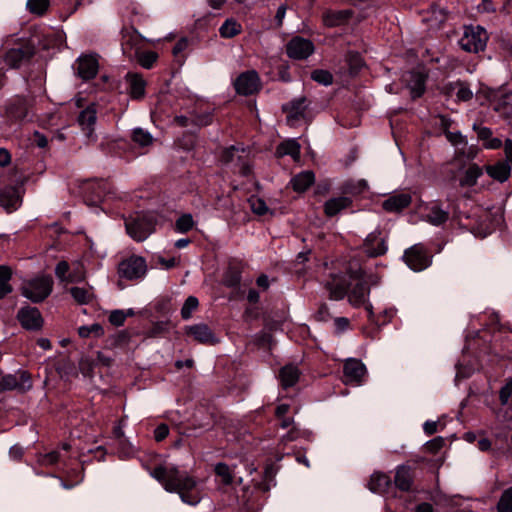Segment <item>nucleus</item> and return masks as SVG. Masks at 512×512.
<instances>
[{"label":"nucleus","instance_id":"obj_24","mask_svg":"<svg viewBox=\"0 0 512 512\" xmlns=\"http://www.w3.org/2000/svg\"><path fill=\"white\" fill-rule=\"evenodd\" d=\"M221 160L226 164H235L239 163V172L247 176L251 172L250 166L242 160V155L238 148L231 146L223 151Z\"/></svg>","mask_w":512,"mask_h":512},{"label":"nucleus","instance_id":"obj_42","mask_svg":"<svg viewBox=\"0 0 512 512\" xmlns=\"http://www.w3.org/2000/svg\"><path fill=\"white\" fill-rule=\"evenodd\" d=\"M498 512H512V487L503 491L497 504Z\"/></svg>","mask_w":512,"mask_h":512},{"label":"nucleus","instance_id":"obj_26","mask_svg":"<svg viewBox=\"0 0 512 512\" xmlns=\"http://www.w3.org/2000/svg\"><path fill=\"white\" fill-rule=\"evenodd\" d=\"M368 487L374 493L388 494L390 489L393 488V484L388 475L378 472L372 474Z\"/></svg>","mask_w":512,"mask_h":512},{"label":"nucleus","instance_id":"obj_62","mask_svg":"<svg viewBox=\"0 0 512 512\" xmlns=\"http://www.w3.org/2000/svg\"><path fill=\"white\" fill-rule=\"evenodd\" d=\"M11 161V155L5 148H0V166L6 167Z\"/></svg>","mask_w":512,"mask_h":512},{"label":"nucleus","instance_id":"obj_35","mask_svg":"<svg viewBox=\"0 0 512 512\" xmlns=\"http://www.w3.org/2000/svg\"><path fill=\"white\" fill-rule=\"evenodd\" d=\"M276 153L278 156L289 155L294 160H298L300 158V145L294 139L286 140L277 147Z\"/></svg>","mask_w":512,"mask_h":512},{"label":"nucleus","instance_id":"obj_28","mask_svg":"<svg viewBox=\"0 0 512 512\" xmlns=\"http://www.w3.org/2000/svg\"><path fill=\"white\" fill-rule=\"evenodd\" d=\"M350 10H327L323 13V23L327 27H336L345 24L351 17Z\"/></svg>","mask_w":512,"mask_h":512},{"label":"nucleus","instance_id":"obj_11","mask_svg":"<svg viewBox=\"0 0 512 512\" xmlns=\"http://www.w3.org/2000/svg\"><path fill=\"white\" fill-rule=\"evenodd\" d=\"M286 52L292 59L303 60L314 52V45L310 40L296 36L287 43Z\"/></svg>","mask_w":512,"mask_h":512},{"label":"nucleus","instance_id":"obj_51","mask_svg":"<svg viewBox=\"0 0 512 512\" xmlns=\"http://www.w3.org/2000/svg\"><path fill=\"white\" fill-rule=\"evenodd\" d=\"M311 78L325 86L330 85L333 81L332 74L326 70H315L311 74Z\"/></svg>","mask_w":512,"mask_h":512},{"label":"nucleus","instance_id":"obj_39","mask_svg":"<svg viewBox=\"0 0 512 512\" xmlns=\"http://www.w3.org/2000/svg\"><path fill=\"white\" fill-rule=\"evenodd\" d=\"M11 269L7 266H0V299L12 291L9 281L11 279Z\"/></svg>","mask_w":512,"mask_h":512},{"label":"nucleus","instance_id":"obj_8","mask_svg":"<svg viewBox=\"0 0 512 512\" xmlns=\"http://www.w3.org/2000/svg\"><path fill=\"white\" fill-rule=\"evenodd\" d=\"M388 235L385 231L375 229L365 239L363 250L369 257H378L384 255L387 250Z\"/></svg>","mask_w":512,"mask_h":512},{"label":"nucleus","instance_id":"obj_5","mask_svg":"<svg viewBox=\"0 0 512 512\" xmlns=\"http://www.w3.org/2000/svg\"><path fill=\"white\" fill-rule=\"evenodd\" d=\"M349 278L355 282L353 288L348 294L349 302L353 306L365 305V309L368 312V316L370 319L373 317L372 305L367 302V298L369 295V288L367 286V282L363 279V274L361 271L354 272L350 274Z\"/></svg>","mask_w":512,"mask_h":512},{"label":"nucleus","instance_id":"obj_30","mask_svg":"<svg viewBox=\"0 0 512 512\" xmlns=\"http://www.w3.org/2000/svg\"><path fill=\"white\" fill-rule=\"evenodd\" d=\"M300 377V371L293 364L285 365L280 369L279 380L284 389L294 386Z\"/></svg>","mask_w":512,"mask_h":512},{"label":"nucleus","instance_id":"obj_34","mask_svg":"<svg viewBox=\"0 0 512 512\" xmlns=\"http://www.w3.org/2000/svg\"><path fill=\"white\" fill-rule=\"evenodd\" d=\"M141 44V39L137 34H127L122 42L123 53L129 58H133L140 52Z\"/></svg>","mask_w":512,"mask_h":512},{"label":"nucleus","instance_id":"obj_54","mask_svg":"<svg viewBox=\"0 0 512 512\" xmlns=\"http://www.w3.org/2000/svg\"><path fill=\"white\" fill-rule=\"evenodd\" d=\"M69 269V264L66 261H61L56 265L55 274L61 281L69 282Z\"/></svg>","mask_w":512,"mask_h":512},{"label":"nucleus","instance_id":"obj_56","mask_svg":"<svg viewBox=\"0 0 512 512\" xmlns=\"http://www.w3.org/2000/svg\"><path fill=\"white\" fill-rule=\"evenodd\" d=\"M126 314L122 310H114L109 315V321L114 326H122L125 322Z\"/></svg>","mask_w":512,"mask_h":512},{"label":"nucleus","instance_id":"obj_18","mask_svg":"<svg viewBox=\"0 0 512 512\" xmlns=\"http://www.w3.org/2000/svg\"><path fill=\"white\" fill-rule=\"evenodd\" d=\"M98 68V60L95 56L84 55L80 56L77 60L78 76L83 80L94 78L98 72Z\"/></svg>","mask_w":512,"mask_h":512},{"label":"nucleus","instance_id":"obj_44","mask_svg":"<svg viewBox=\"0 0 512 512\" xmlns=\"http://www.w3.org/2000/svg\"><path fill=\"white\" fill-rule=\"evenodd\" d=\"M199 301L194 296H189L181 308V316L187 320L191 318L193 311L198 307Z\"/></svg>","mask_w":512,"mask_h":512},{"label":"nucleus","instance_id":"obj_23","mask_svg":"<svg viewBox=\"0 0 512 512\" xmlns=\"http://www.w3.org/2000/svg\"><path fill=\"white\" fill-rule=\"evenodd\" d=\"M411 195L406 192L393 194L383 201L382 207L387 212H399L410 205Z\"/></svg>","mask_w":512,"mask_h":512},{"label":"nucleus","instance_id":"obj_50","mask_svg":"<svg viewBox=\"0 0 512 512\" xmlns=\"http://www.w3.org/2000/svg\"><path fill=\"white\" fill-rule=\"evenodd\" d=\"M114 434L120 440V445H121L120 454L123 457H129L130 455H132V453H133L132 446L129 444H126L125 441L122 439L124 436V432H123L122 428L116 427L114 429Z\"/></svg>","mask_w":512,"mask_h":512},{"label":"nucleus","instance_id":"obj_22","mask_svg":"<svg viewBox=\"0 0 512 512\" xmlns=\"http://www.w3.org/2000/svg\"><path fill=\"white\" fill-rule=\"evenodd\" d=\"M424 219L433 226H440L449 219V212L442 208L438 202H432L426 206Z\"/></svg>","mask_w":512,"mask_h":512},{"label":"nucleus","instance_id":"obj_6","mask_svg":"<svg viewBox=\"0 0 512 512\" xmlns=\"http://www.w3.org/2000/svg\"><path fill=\"white\" fill-rule=\"evenodd\" d=\"M504 152L506 156L505 161H498L495 164L487 165L486 172L494 180L503 183L508 180L510 176V165H512V140L506 139L504 143Z\"/></svg>","mask_w":512,"mask_h":512},{"label":"nucleus","instance_id":"obj_45","mask_svg":"<svg viewBox=\"0 0 512 512\" xmlns=\"http://www.w3.org/2000/svg\"><path fill=\"white\" fill-rule=\"evenodd\" d=\"M78 333L83 338H87L92 334L96 337H99L104 334V330L100 324L94 323L92 325L79 327Z\"/></svg>","mask_w":512,"mask_h":512},{"label":"nucleus","instance_id":"obj_47","mask_svg":"<svg viewBox=\"0 0 512 512\" xmlns=\"http://www.w3.org/2000/svg\"><path fill=\"white\" fill-rule=\"evenodd\" d=\"M60 453L58 451H51L46 454H41L38 456L37 462L41 466H50L54 465L59 461Z\"/></svg>","mask_w":512,"mask_h":512},{"label":"nucleus","instance_id":"obj_25","mask_svg":"<svg viewBox=\"0 0 512 512\" xmlns=\"http://www.w3.org/2000/svg\"><path fill=\"white\" fill-rule=\"evenodd\" d=\"M352 204V199L347 196H339L328 199L324 204V213L328 217H333L349 208Z\"/></svg>","mask_w":512,"mask_h":512},{"label":"nucleus","instance_id":"obj_3","mask_svg":"<svg viewBox=\"0 0 512 512\" xmlns=\"http://www.w3.org/2000/svg\"><path fill=\"white\" fill-rule=\"evenodd\" d=\"M53 287V280L50 276L41 275L25 281L22 285V295L34 303L46 299Z\"/></svg>","mask_w":512,"mask_h":512},{"label":"nucleus","instance_id":"obj_53","mask_svg":"<svg viewBox=\"0 0 512 512\" xmlns=\"http://www.w3.org/2000/svg\"><path fill=\"white\" fill-rule=\"evenodd\" d=\"M249 202L252 211L258 215H265L269 210L265 201L260 198L253 197Z\"/></svg>","mask_w":512,"mask_h":512},{"label":"nucleus","instance_id":"obj_32","mask_svg":"<svg viewBox=\"0 0 512 512\" xmlns=\"http://www.w3.org/2000/svg\"><path fill=\"white\" fill-rule=\"evenodd\" d=\"M394 485L401 491H409L412 486V473L408 466H398L395 473Z\"/></svg>","mask_w":512,"mask_h":512},{"label":"nucleus","instance_id":"obj_1","mask_svg":"<svg viewBox=\"0 0 512 512\" xmlns=\"http://www.w3.org/2000/svg\"><path fill=\"white\" fill-rule=\"evenodd\" d=\"M150 475L169 493H177L181 501L196 506L202 499L197 480L173 464H161Z\"/></svg>","mask_w":512,"mask_h":512},{"label":"nucleus","instance_id":"obj_64","mask_svg":"<svg viewBox=\"0 0 512 512\" xmlns=\"http://www.w3.org/2000/svg\"><path fill=\"white\" fill-rule=\"evenodd\" d=\"M188 46V40L186 38H182L180 39L174 46L173 48V53L175 55L181 53L182 51H184Z\"/></svg>","mask_w":512,"mask_h":512},{"label":"nucleus","instance_id":"obj_15","mask_svg":"<svg viewBox=\"0 0 512 512\" xmlns=\"http://www.w3.org/2000/svg\"><path fill=\"white\" fill-rule=\"evenodd\" d=\"M17 319L22 327L27 330H38L43 325V318L36 307L26 306L17 313Z\"/></svg>","mask_w":512,"mask_h":512},{"label":"nucleus","instance_id":"obj_40","mask_svg":"<svg viewBox=\"0 0 512 512\" xmlns=\"http://www.w3.org/2000/svg\"><path fill=\"white\" fill-rule=\"evenodd\" d=\"M215 474L221 479L224 485H230L233 483L234 476L232 469L225 463H218L215 466Z\"/></svg>","mask_w":512,"mask_h":512},{"label":"nucleus","instance_id":"obj_17","mask_svg":"<svg viewBox=\"0 0 512 512\" xmlns=\"http://www.w3.org/2000/svg\"><path fill=\"white\" fill-rule=\"evenodd\" d=\"M97 120V106L95 103L89 104L78 116V123L88 138H93L94 127Z\"/></svg>","mask_w":512,"mask_h":512},{"label":"nucleus","instance_id":"obj_20","mask_svg":"<svg viewBox=\"0 0 512 512\" xmlns=\"http://www.w3.org/2000/svg\"><path fill=\"white\" fill-rule=\"evenodd\" d=\"M107 183L100 181L89 182L85 185V201L88 205H98L105 197Z\"/></svg>","mask_w":512,"mask_h":512},{"label":"nucleus","instance_id":"obj_7","mask_svg":"<svg viewBox=\"0 0 512 512\" xmlns=\"http://www.w3.org/2000/svg\"><path fill=\"white\" fill-rule=\"evenodd\" d=\"M146 271V261L140 256H131L123 260L118 267L119 276L128 280L140 279Z\"/></svg>","mask_w":512,"mask_h":512},{"label":"nucleus","instance_id":"obj_14","mask_svg":"<svg viewBox=\"0 0 512 512\" xmlns=\"http://www.w3.org/2000/svg\"><path fill=\"white\" fill-rule=\"evenodd\" d=\"M1 384L4 389L26 392L32 388L31 375L27 371L19 370L15 374L4 376Z\"/></svg>","mask_w":512,"mask_h":512},{"label":"nucleus","instance_id":"obj_9","mask_svg":"<svg viewBox=\"0 0 512 512\" xmlns=\"http://www.w3.org/2000/svg\"><path fill=\"white\" fill-rule=\"evenodd\" d=\"M34 53V46L28 42H23L19 47L8 50L5 54L4 61L8 67L18 68L28 62Z\"/></svg>","mask_w":512,"mask_h":512},{"label":"nucleus","instance_id":"obj_21","mask_svg":"<svg viewBox=\"0 0 512 512\" xmlns=\"http://www.w3.org/2000/svg\"><path fill=\"white\" fill-rule=\"evenodd\" d=\"M326 288L330 293V298L334 300L343 299L347 294L348 281L346 275L335 274L327 282Z\"/></svg>","mask_w":512,"mask_h":512},{"label":"nucleus","instance_id":"obj_43","mask_svg":"<svg viewBox=\"0 0 512 512\" xmlns=\"http://www.w3.org/2000/svg\"><path fill=\"white\" fill-rule=\"evenodd\" d=\"M194 224L195 222L191 214H183L176 220L175 229L179 233H186L194 227Z\"/></svg>","mask_w":512,"mask_h":512},{"label":"nucleus","instance_id":"obj_27","mask_svg":"<svg viewBox=\"0 0 512 512\" xmlns=\"http://www.w3.org/2000/svg\"><path fill=\"white\" fill-rule=\"evenodd\" d=\"M404 81L407 82L411 90L413 98L420 97L425 89V76L421 72H409L404 76Z\"/></svg>","mask_w":512,"mask_h":512},{"label":"nucleus","instance_id":"obj_41","mask_svg":"<svg viewBox=\"0 0 512 512\" xmlns=\"http://www.w3.org/2000/svg\"><path fill=\"white\" fill-rule=\"evenodd\" d=\"M132 139L141 147H146L153 143V136L142 128H135L133 130Z\"/></svg>","mask_w":512,"mask_h":512},{"label":"nucleus","instance_id":"obj_31","mask_svg":"<svg viewBox=\"0 0 512 512\" xmlns=\"http://www.w3.org/2000/svg\"><path fill=\"white\" fill-rule=\"evenodd\" d=\"M128 91L132 98H141L145 93V81L136 73H128L125 77Z\"/></svg>","mask_w":512,"mask_h":512},{"label":"nucleus","instance_id":"obj_37","mask_svg":"<svg viewBox=\"0 0 512 512\" xmlns=\"http://www.w3.org/2000/svg\"><path fill=\"white\" fill-rule=\"evenodd\" d=\"M242 30V26L236 20L227 19L219 28V33L222 38H233L238 35Z\"/></svg>","mask_w":512,"mask_h":512},{"label":"nucleus","instance_id":"obj_4","mask_svg":"<svg viewBox=\"0 0 512 512\" xmlns=\"http://www.w3.org/2000/svg\"><path fill=\"white\" fill-rule=\"evenodd\" d=\"M487 40V32L482 27L468 26L465 27L463 35L459 39V45L467 52L478 53L484 50Z\"/></svg>","mask_w":512,"mask_h":512},{"label":"nucleus","instance_id":"obj_57","mask_svg":"<svg viewBox=\"0 0 512 512\" xmlns=\"http://www.w3.org/2000/svg\"><path fill=\"white\" fill-rule=\"evenodd\" d=\"M512 396V379L500 391V401L503 405L507 404Z\"/></svg>","mask_w":512,"mask_h":512},{"label":"nucleus","instance_id":"obj_48","mask_svg":"<svg viewBox=\"0 0 512 512\" xmlns=\"http://www.w3.org/2000/svg\"><path fill=\"white\" fill-rule=\"evenodd\" d=\"M142 67L149 69L152 67L153 63L157 59V55L154 52H139L138 55L135 56Z\"/></svg>","mask_w":512,"mask_h":512},{"label":"nucleus","instance_id":"obj_61","mask_svg":"<svg viewBox=\"0 0 512 512\" xmlns=\"http://www.w3.org/2000/svg\"><path fill=\"white\" fill-rule=\"evenodd\" d=\"M335 328L338 332H343L349 327V320L345 317H338L334 321Z\"/></svg>","mask_w":512,"mask_h":512},{"label":"nucleus","instance_id":"obj_33","mask_svg":"<svg viewBox=\"0 0 512 512\" xmlns=\"http://www.w3.org/2000/svg\"><path fill=\"white\" fill-rule=\"evenodd\" d=\"M315 181V176L312 171H303L291 179V185L297 192L307 190Z\"/></svg>","mask_w":512,"mask_h":512},{"label":"nucleus","instance_id":"obj_49","mask_svg":"<svg viewBox=\"0 0 512 512\" xmlns=\"http://www.w3.org/2000/svg\"><path fill=\"white\" fill-rule=\"evenodd\" d=\"M367 188V182L363 179L357 181H349L344 185V190L348 193L359 194Z\"/></svg>","mask_w":512,"mask_h":512},{"label":"nucleus","instance_id":"obj_36","mask_svg":"<svg viewBox=\"0 0 512 512\" xmlns=\"http://www.w3.org/2000/svg\"><path fill=\"white\" fill-rule=\"evenodd\" d=\"M482 169L476 165V164H472L470 165L463 177H461L460 179V185L462 187H471V186H474L476 183H477V180L478 178L482 175Z\"/></svg>","mask_w":512,"mask_h":512},{"label":"nucleus","instance_id":"obj_29","mask_svg":"<svg viewBox=\"0 0 512 512\" xmlns=\"http://www.w3.org/2000/svg\"><path fill=\"white\" fill-rule=\"evenodd\" d=\"M306 98L300 97L291 101L284 109L288 112L287 122L294 125L297 120L304 117Z\"/></svg>","mask_w":512,"mask_h":512},{"label":"nucleus","instance_id":"obj_10","mask_svg":"<svg viewBox=\"0 0 512 512\" xmlns=\"http://www.w3.org/2000/svg\"><path fill=\"white\" fill-rule=\"evenodd\" d=\"M403 258L406 264L414 271H422L431 264L430 256L420 244H416L406 250Z\"/></svg>","mask_w":512,"mask_h":512},{"label":"nucleus","instance_id":"obj_46","mask_svg":"<svg viewBox=\"0 0 512 512\" xmlns=\"http://www.w3.org/2000/svg\"><path fill=\"white\" fill-rule=\"evenodd\" d=\"M49 3V0H28L27 8L34 14L42 15L46 12Z\"/></svg>","mask_w":512,"mask_h":512},{"label":"nucleus","instance_id":"obj_2","mask_svg":"<svg viewBox=\"0 0 512 512\" xmlns=\"http://www.w3.org/2000/svg\"><path fill=\"white\" fill-rule=\"evenodd\" d=\"M127 234L135 241L146 240L155 229L154 217L146 213H137L125 219Z\"/></svg>","mask_w":512,"mask_h":512},{"label":"nucleus","instance_id":"obj_12","mask_svg":"<svg viewBox=\"0 0 512 512\" xmlns=\"http://www.w3.org/2000/svg\"><path fill=\"white\" fill-rule=\"evenodd\" d=\"M237 93L241 95H252L260 89V79L256 71L241 73L234 82Z\"/></svg>","mask_w":512,"mask_h":512},{"label":"nucleus","instance_id":"obj_16","mask_svg":"<svg viewBox=\"0 0 512 512\" xmlns=\"http://www.w3.org/2000/svg\"><path fill=\"white\" fill-rule=\"evenodd\" d=\"M22 203V191L20 187L7 186L0 190V206L8 213L17 210Z\"/></svg>","mask_w":512,"mask_h":512},{"label":"nucleus","instance_id":"obj_55","mask_svg":"<svg viewBox=\"0 0 512 512\" xmlns=\"http://www.w3.org/2000/svg\"><path fill=\"white\" fill-rule=\"evenodd\" d=\"M457 91L456 96L459 100L468 101L472 98V91L463 83H458L456 85Z\"/></svg>","mask_w":512,"mask_h":512},{"label":"nucleus","instance_id":"obj_52","mask_svg":"<svg viewBox=\"0 0 512 512\" xmlns=\"http://www.w3.org/2000/svg\"><path fill=\"white\" fill-rule=\"evenodd\" d=\"M85 279V270L81 262L73 263V271L69 273V282H80Z\"/></svg>","mask_w":512,"mask_h":512},{"label":"nucleus","instance_id":"obj_59","mask_svg":"<svg viewBox=\"0 0 512 512\" xmlns=\"http://www.w3.org/2000/svg\"><path fill=\"white\" fill-rule=\"evenodd\" d=\"M168 433L169 429L165 424L159 425L154 431L156 441H162L167 437Z\"/></svg>","mask_w":512,"mask_h":512},{"label":"nucleus","instance_id":"obj_38","mask_svg":"<svg viewBox=\"0 0 512 512\" xmlns=\"http://www.w3.org/2000/svg\"><path fill=\"white\" fill-rule=\"evenodd\" d=\"M70 293L79 304H88L94 298L92 288L72 287Z\"/></svg>","mask_w":512,"mask_h":512},{"label":"nucleus","instance_id":"obj_58","mask_svg":"<svg viewBox=\"0 0 512 512\" xmlns=\"http://www.w3.org/2000/svg\"><path fill=\"white\" fill-rule=\"evenodd\" d=\"M445 135L449 142H451L453 145H460L465 143L463 136L459 132H451L445 130Z\"/></svg>","mask_w":512,"mask_h":512},{"label":"nucleus","instance_id":"obj_60","mask_svg":"<svg viewBox=\"0 0 512 512\" xmlns=\"http://www.w3.org/2000/svg\"><path fill=\"white\" fill-rule=\"evenodd\" d=\"M32 141L39 148H45L48 144L47 137L39 132L34 133Z\"/></svg>","mask_w":512,"mask_h":512},{"label":"nucleus","instance_id":"obj_63","mask_svg":"<svg viewBox=\"0 0 512 512\" xmlns=\"http://www.w3.org/2000/svg\"><path fill=\"white\" fill-rule=\"evenodd\" d=\"M286 10L287 9H286L285 5H281L277 9L275 20H276V23H277L278 27H280L282 25V23H283V20H284L285 15H286Z\"/></svg>","mask_w":512,"mask_h":512},{"label":"nucleus","instance_id":"obj_13","mask_svg":"<svg viewBox=\"0 0 512 512\" xmlns=\"http://www.w3.org/2000/svg\"><path fill=\"white\" fill-rule=\"evenodd\" d=\"M365 365L358 359L349 358L343 367L344 382L346 384L360 385L366 375Z\"/></svg>","mask_w":512,"mask_h":512},{"label":"nucleus","instance_id":"obj_19","mask_svg":"<svg viewBox=\"0 0 512 512\" xmlns=\"http://www.w3.org/2000/svg\"><path fill=\"white\" fill-rule=\"evenodd\" d=\"M187 333L202 344L214 345L218 343V339L213 331L204 323L188 326Z\"/></svg>","mask_w":512,"mask_h":512}]
</instances>
